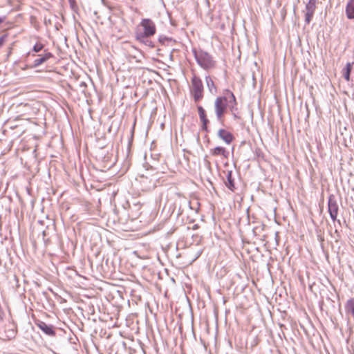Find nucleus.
<instances>
[{"mask_svg": "<svg viewBox=\"0 0 354 354\" xmlns=\"http://www.w3.org/2000/svg\"><path fill=\"white\" fill-rule=\"evenodd\" d=\"M35 325L41 329L46 335L54 337L56 334L55 330H54L53 326L48 325L44 322L41 320L35 321Z\"/></svg>", "mask_w": 354, "mask_h": 354, "instance_id": "0eeeda50", "label": "nucleus"}, {"mask_svg": "<svg viewBox=\"0 0 354 354\" xmlns=\"http://www.w3.org/2000/svg\"><path fill=\"white\" fill-rule=\"evenodd\" d=\"M11 53H12V48H10L8 53V56H9L11 54Z\"/></svg>", "mask_w": 354, "mask_h": 354, "instance_id": "5701e85b", "label": "nucleus"}, {"mask_svg": "<svg viewBox=\"0 0 354 354\" xmlns=\"http://www.w3.org/2000/svg\"><path fill=\"white\" fill-rule=\"evenodd\" d=\"M4 17L2 18V17H0V24H1L3 21H4Z\"/></svg>", "mask_w": 354, "mask_h": 354, "instance_id": "b1692460", "label": "nucleus"}, {"mask_svg": "<svg viewBox=\"0 0 354 354\" xmlns=\"http://www.w3.org/2000/svg\"><path fill=\"white\" fill-rule=\"evenodd\" d=\"M225 186L232 192H234L236 189L234 184V179L232 178V171H227L225 180Z\"/></svg>", "mask_w": 354, "mask_h": 354, "instance_id": "f8f14e48", "label": "nucleus"}, {"mask_svg": "<svg viewBox=\"0 0 354 354\" xmlns=\"http://www.w3.org/2000/svg\"><path fill=\"white\" fill-rule=\"evenodd\" d=\"M140 183L143 190L151 191L156 187L157 179H149L147 176H142Z\"/></svg>", "mask_w": 354, "mask_h": 354, "instance_id": "6e6552de", "label": "nucleus"}, {"mask_svg": "<svg viewBox=\"0 0 354 354\" xmlns=\"http://www.w3.org/2000/svg\"><path fill=\"white\" fill-rule=\"evenodd\" d=\"M192 53L197 64L204 70L209 71L215 68L216 61L209 53L201 48H193Z\"/></svg>", "mask_w": 354, "mask_h": 354, "instance_id": "f03ea898", "label": "nucleus"}, {"mask_svg": "<svg viewBox=\"0 0 354 354\" xmlns=\"http://www.w3.org/2000/svg\"><path fill=\"white\" fill-rule=\"evenodd\" d=\"M328 210L331 219L335 221L338 214L339 206L334 195H330L328 198Z\"/></svg>", "mask_w": 354, "mask_h": 354, "instance_id": "423d86ee", "label": "nucleus"}, {"mask_svg": "<svg viewBox=\"0 0 354 354\" xmlns=\"http://www.w3.org/2000/svg\"><path fill=\"white\" fill-rule=\"evenodd\" d=\"M197 109L200 120L202 122V129L207 131V124L209 123V121L207 118L205 110L202 106H198Z\"/></svg>", "mask_w": 354, "mask_h": 354, "instance_id": "9d476101", "label": "nucleus"}, {"mask_svg": "<svg viewBox=\"0 0 354 354\" xmlns=\"http://www.w3.org/2000/svg\"><path fill=\"white\" fill-rule=\"evenodd\" d=\"M6 37L7 35H3L1 37H0V48L3 46V43L5 42Z\"/></svg>", "mask_w": 354, "mask_h": 354, "instance_id": "aec40b11", "label": "nucleus"}, {"mask_svg": "<svg viewBox=\"0 0 354 354\" xmlns=\"http://www.w3.org/2000/svg\"><path fill=\"white\" fill-rule=\"evenodd\" d=\"M149 37H145L144 39H136L139 42L144 44L146 46L153 48L154 46L153 43L149 39Z\"/></svg>", "mask_w": 354, "mask_h": 354, "instance_id": "f3484780", "label": "nucleus"}, {"mask_svg": "<svg viewBox=\"0 0 354 354\" xmlns=\"http://www.w3.org/2000/svg\"><path fill=\"white\" fill-rule=\"evenodd\" d=\"M132 50L134 51V53H136V54L133 55V58H137L138 55H140V52L138 49L132 48Z\"/></svg>", "mask_w": 354, "mask_h": 354, "instance_id": "412c9836", "label": "nucleus"}, {"mask_svg": "<svg viewBox=\"0 0 354 354\" xmlns=\"http://www.w3.org/2000/svg\"><path fill=\"white\" fill-rule=\"evenodd\" d=\"M346 14L348 19H354V0H350L347 3Z\"/></svg>", "mask_w": 354, "mask_h": 354, "instance_id": "2eb2a0df", "label": "nucleus"}, {"mask_svg": "<svg viewBox=\"0 0 354 354\" xmlns=\"http://www.w3.org/2000/svg\"><path fill=\"white\" fill-rule=\"evenodd\" d=\"M217 136L227 145H230L234 140L233 135L225 129H221L218 131Z\"/></svg>", "mask_w": 354, "mask_h": 354, "instance_id": "9b49d317", "label": "nucleus"}, {"mask_svg": "<svg viewBox=\"0 0 354 354\" xmlns=\"http://www.w3.org/2000/svg\"><path fill=\"white\" fill-rule=\"evenodd\" d=\"M318 0H308L305 6V22L309 24L312 21L317 8Z\"/></svg>", "mask_w": 354, "mask_h": 354, "instance_id": "39448f33", "label": "nucleus"}, {"mask_svg": "<svg viewBox=\"0 0 354 354\" xmlns=\"http://www.w3.org/2000/svg\"><path fill=\"white\" fill-rule=\"evenodd\" d=\"M156 28L154 22L150 19H143L135 29L136 39H144L145 37L155 35Z\"/></svg>", "mask_w": 354, "mask_h": 354, "instance_id": "7ed1b4c3", "label": "nucleus"}, {"mask_svg": "<svg viewBox=\"0 0 354 354\" xmlns=\"http://www.w3.org/2000/svg\"><path fill=\"white\" fill-rule=\"evenodd\" d=\"M44 48V45L41 43V42H37L33 48H32V51L35 52V53H39L40 52L41 50H42V49Z\"/></svg>", "mask_w": 354, "mask_h": 354, "instance_id": "a211bd4d", "label": "nucleus"}, {"mask_svg": "<svg viewBox=\"0 0 354 354\" xmlns=\"http://www.w3.org/2000/svg\"><path fill=\"white\" fill-rule=\"evenodd\" d=\"M198 225L197 224H196V225H194L193 226V229H194V230H196V229H198Z\"/></svg>", "mask_w": 354, "mask_h": 354, "instance_id": "4be33fe9", "label": "nucleus"}, {"mask_svg": "<svg viewBox=\"0 0 354 354\" xmlns=\"http://www.w3.org/2000/svg\"><path fill=\"white\" fill-rule=\"evenodd\" d=\"M210 153L214 156H222L227 158L229 152L223 147H216L210 150Z\"/></svg>", "mask_w": 354, "mask_h": 354, "instance_id": "ddd939ff", "label": "nucleus"}, {"mask_svg": "<svg viewBox=\"0 0 354 354\" xmlns=\"http://www.w3.org/2000/svg\"><path fill=\"white\" fill-rule=\"evenodd\" d=\"M192 94L196 102H199L203 97V85L200 77L194 75L192 79Z\"/></svg>", "mask_w": 354, "mask_h": 354, "instance_id": "20e7f679", "label": "nucleus"}, {"mask_svg": "<svg viewBox=\"0 0 354 354\" xmlns=\"http://www.w3.org/2000/svg\"><path fill=\"white\" fill-rule=\"evenodd\" d=\"M352 64V63L348 62L344 68V77L347 82L350 81Z\"/></svg>", "mask_w": 354, "mask_h": 354, "instance_id": "dca6fc26", "label": "nucleus"}, {"mask_svg": "<svg viewBox=\"0 0 354 354\" xmlns=\"http://www.w3.org/2000/svg\"><path fill=\"white\" fill-rule=\"evenodd\" d=\"M205 82L209 91L212 94H215L217 93L216 86H215V84L210 76L207 75L205 77Z\"/></svg>", "mask_w": 354, "mask_h": 354, "instance_id": "4468645a", "label": "nucleus"}, {"mask_svg": "<svg viewBox=\"0 0 354 354\" xmlns=\"http://www.w3.org/2000/svg\"><path fill=\"white\" fill-rule=\"evenodd\" d=\"M52 57H53V55L51 53L45 50V53L44 55H39L38 58L34 60L32 67H38Z\"/></svg>", "mask_w": 354, "mask_h": 354, "instance_id": "1a4fd4ad", "label": "nucleus"}, {"mask_svg": "<svg viewBox=\"0 0 354 354\" xmlns=\"http://www.w3.org/2000/svg\"><path fill=\"white\" fill-rule=\"evenodd\" d=\"M236 104L234 95L229 90L226 91V95L217 97L214 104L216 120L223 123L224 115L227 112V108L229 107L234 113L237 110Z\"/></svg>", "mask_w": 354, "mask_h": 354, "instance_id": "f257e3e1", "label": "nucleus"}, {"mask_svg": "<svg viewBox=\"0 0 354 354\" xmlns=\"http://www.w3.org/2000/svg\"><path fill=\"white\" fill-rule=\"evenodd\" d=\"M8 334L6 335V337L8 338V339H12V338H14L15 337V334H16V332L11 329V330H9L8 332Z\"/></svg>", "mask_w": 354, "mask_h": 354, "instance_id": "6ab92c4d", "label": "nucleus"}]
</instances>
